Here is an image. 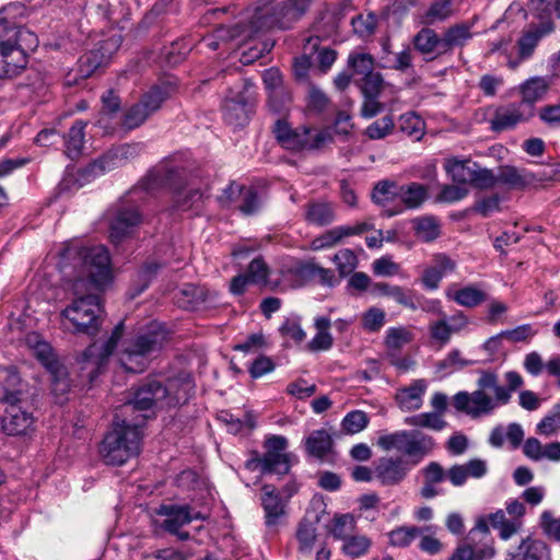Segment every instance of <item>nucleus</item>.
Listing matches in <instances>:
<instances>
[{
	"instance_id": "obj_19",
	"label": "nucleus",
	"mask_w": 560,
	"mask_h": 560,
	"mask_svg": "<svg viewBox=\"0 0 560 560\" xmlns=\"http://www.w3.org/2000/svg\"><path fill=\"white\" fill-rule=\"evenodd\" d=\"M411 470L410 463L401 456H385L375 462L374 478L382 486L400 483Z\"/></svg>"
},
{
	"instance_id": "obj_11",
	"label": "nucleus",
	"mask_w": 560,
	"mask_h": 560,
	"mask_svg": "<svg viewBox=\"0 0 560 560\" xmlns=\"http://www.w3.org/2000/svg\"><path fill=\"white\" fill-rule=\"evenodd\" d=\"M186 170L175 160L167 159L155 165L143 178L141 185L144 190L151 191L159 188L177 189L184 178Z\"/></svg>"
},
{
	"instance_id": "obj_44",
	"label": "nucleus",
	"mask_w": 560,
	"mask_h": 560,
	"mask_svg": "<svg viewBox=\"0 0 560 560\" xmlns=\"http://www.w3.org/2000/svg\"><path fill=\"white\" fill-rule=\"evenodd\" d=\"M398 128L404 136L411 137L415 140H422L425 132V122L415 112H408L400 115Z\"/></svg>"
},
{
	"instance_id": "obj_8",
	"label": "nucleus",
	"mask_w": 560,
	"mask_h": 560,
	"mask_svg": "<svg viewBox=\"0 0 560 560\" xmlns=\"http://www.w3.org/2000/svg\"><path fill=\"white\" fill-rule=\"evenodd\" d=\"M24 343L42 365L50 373L54 393L61 395L66 394L70 388L68 373L66 368L56 357L51 346L36 331L26 334Z\"/></svg>"
},
{
	"instance_id": "obj_1",
	"label": "nucleus",
	"mask_w": 560,
	"mask_h": 560,
	"mask_svg": "<svg viewBox=\"0 0 560 560\" xmlns=\"http://www.w3.org/2000/svg\"><path fill=\"white\" fill-rule=\"evenodd\" d=\"M65 278L72 282L77 298L61 311L62 326L74 334L96 336L104 310L91 289H102L112 280L110 256L103 245L71 243L60 253L58 262Z\"/></svg>"
},
{
	"instance_id": "obj_9",
	"label": "nucleus",
	"mask_w": 560,
	"mask_h": 560,
	"mask_svg": "<svg viewBox=\"0 0 560 560\" xmlns=\"http://www.w3.org/2000/svg\"><path fill=\"white\" fill-rule=\"evenodd\" d=\"M262 456L248 459L245 464L249 470L260 469L262 474L287 475L290 471V455L285 453L288 440L282 435H271L264 444Z\"/></svg>"
},
{
	"instance_id": "obj_52",
	"label": "nucleus",
	"mask_w": 560,
	"mask_h": 560,
	"mask_svg": "<svg viewBox=\"0 0 560 560\" xmlns=\"http://www.w3.org/2000/svg\"><path fill=\"white\" fill-rule=\"evenodd\" d=\"M332 262L336 265L339 276L343 278L355 271L359 259L352 249L343 248L334 255Z\"/></svg>"
},
{
	"instance_id": "obj_32",
	"label": "nucleus",
	"mask_w": 560,
	"mask_h": 560,
	"mask_svg": "<svg viewBox=\"0 0 560 560\" xmlns=\"http://www.w3.org/2000/svg\"><path fill=\"white\" fill-rule=\"evenodd\" d=\"M288 271L314 280L324 287L332 288L338 283L334 270L313 262L294 261Z\"/></svg>"
},
{
	"instance_id": "obj_29",
	"label": "nucleus",
	"mask_w": 560,
	"mask_h": 560,
	"mask_svg": "<svg viewBox=\"0 0 560 560\" xmlns=\"http://www.w3.org/2000/svg\"><path fill=\"white\" fill-rule=\"evenodd\" d=\"M427 196V190L423 185L412 183L409 185L399 186L398 203L395 209L386 208L383 210V215L390 218L399 214L404 209H415L421 206Z\"/></svg>"
},
{
	"instance_id": "obj_7",
	"label": "nucleus",
	"mask_w": 560,
	"mask_h": 560,
	"mask_svg": "<svg viewBox=\"0 0 560 560\" xmlns=\"http://www.w3.org/2000/svg\"><path fill=\"white\" fill-rule=\"evenodd\" d=\"M0 378L5 383L3 396L0 399L8 404L2 419V429L8 435L25 434L33 424V417L19 406L21 392L16 387L21 382L20 376L15 371L9 370L5 376Z\"/></svg>"
},
{
	"instance_id": "obj_39",
	"label": "nucleus",
	"mask_w": 560,
	"mask_h": 560,
	"mask_svg": "<svg viewBox=\"0 0 560 560\" xmlns=\"http://www.w3.org/2000/svg\"><path fill=\"white\" fill-rule=\"evenodd\" d=\"M490 525L499 532V537L503 540H509L516 535L523 527V521H515L504 510H498L489 514Z\"/></svg>"
},
{
	"instance_id": "obj_20",
	"label": "nucleus",
	"mask_w": 560,
	"mask_h": 560,
	"mask_svg": "<svg viewBox=\"0 0 560 560\" xmlns=\"http://www.w3.org/2000/svg\"><path fill=\"white\" fill-rule=\"evenodd\" d=\"M21 42L0 45V79H13L25 70L28 56Z\"/></svg>"
},
{
	"instance_id": "obj_46",
	"label": "nucleus",
	"mask_w": 560,
	"mask_h": 560,
	"mask_svg": "<svg viewBox=\"0 0 560 560\" xmlns=\"http://www.w3.org/2000/svg\"><path fill=\"white\" fill-rule=\"evenodd\" d=\"M352 130L350 116L339 114L332 125L325 130L313 135V140H334L337 137H347Z\"/></svg>"
},
{
	"instance_id": "obj_61",
	"label": "nucleus",
	"mask_w": 560,
	"mask_h": 560,
	"mask_svg": "<svg viewBox=\"0 0 560 560\" xmlns=\"http://www.w3.org/2000/svg\"><path fill=\"white\" fill-rule=\"evenodd\" d=\"M412 59L411 48L407 46L401 51L395 54L393 59H385L384 67L400 72H407L412 68Z\"/></svg>"
},
{
	"instance_id": "obj_23",
	"label": "nucleus",
	"mask_w": 560,
	"mask_h": 560,
	"mask_svg": "<svg viewBox=\"0 0 560 560\" xmlns=\"http://www.w3.org/2000/svg\"><path fill=\"white\" fill-rule=\"evenodd\" d=\"M261 494V506L265 512V525L269 530H277L285 514L284 502L276 487L264 485Z\"/></svg>"
},
{
	"instance_id": "obj_25",
	"label": "nucleus",
	"mask_w": 560,
	"mask_h": 560,
	"mask_svg": "<svg viewBox=\"0 0 560 560\" xmlns=\"http://www.w3.org/2000/svg\"><path fill=\"white\" fill-rule=\"evenodd\" d=\"M456 261L446 254H436L433 256L432 262L428 266L421 277L422 287L427 290L434 291L439 288L442 279L454 272Z\"/></svg>"
},
{
	"instance_id": "obj_2",
	"label": "nucleus",
	"mask_w": 560,
	"mask_h": 560,
	"mask_svg": "<svg viewBox=\"0 0 560 560\" xmlns=\"http://www.w3.org/2000/svg\"><path fill=\"white\" fill-rule=\"evenodd\" d=\"M310 4L311 0H258L252 14L233 25H219L214 37L222 43L245 44L269 31L290 30L305 15Z\"/></svg>"
},
{
	"instance_id": "obj_31",
	"label": "nucleus",
	"mask_w": 560,
	"mask_h": 560,
	"mask_svg": "<svg viewBox=\"0 0 560 560\" xmlns=\"http://www.w3.org/2000/svg\"><path fill=\"white\" fill-rule=\"evenodd\" d=\"M524 455L533 460H549L552 463L560 462V442L555 441L542 444L537 438H528L523 444Z\"/></svg>"
},
{
	"instance_id": "obj_24",
	"label": "nucleus",
	"mask_w": 560,
	"mask_h": 560,
	"mask_svg": "<svg viewBox=\"0 0 560 560\" xmlns=\"http://www.w3.org/2000/svg\"><path fill=\"white\" fill-rule=\"evenodd\" d=\"M19 7L10 3L0 8V45L22 40L33 34L20 26L16 19Z\"/></svg>"
},
{
	"instance_id": "obj_41",
	"label": "nucleus",
	"mask_w": 560,
	"mask_h": 560,
	"mask_svg": "<svg viewBox=\"0 0 560 560\" xmlns=\"http://www.w3.org/2000/svg\"><path fill=\"white\" fill-rule=\"evenodd\" d=\"M174 86L168 82L153 85L143 94L139 103L150 113L156 112L161 105L171 96Z\"/></svg>"
},
{
	"instance_id": "obj_36",
	"label": "nucleus",
	"mask_w": 560,
	"mask_h": 560,
	"mask_svg": "<svg viewBox=\"0 0 560 560\" xmlns=\"http://www.w3.org/2000/svg\"><path fill=\"white\" fill-rule=\"evenodd\" d=\"M316 335L307 343V349L312 352L327 351L334 345V338L329 332L331 326L330 318L327 316H317L314 319Z\"/></svg>"
},
{
	"instance_id": "obj_49",
	"label": "nucleus",
	"mask_w": 560,
	"mask_h": 560,
	"mask_svg": "<svg viewBox=\"0 0 560 560\" xmlns=\"http://www.w3.org/2000/svg\"><path fill=\"white\" fill-rule=\"evenodd\" d=\"M348 68L353 74L364 78L374 72V58L366 52H350L347 60Z\"/></svg>"
},
{
	"instance_id": "obj_12",
	"label": "nucleus",
	"mask_w": 560,
	"mask_h": 560,
	"mask_svg": "<svg viewBox=\"0 0 560 560\" xmlns=\"http://www.w3.org/2000/svg\"><path fill=\"white\" fill-rule=\"evenodd\" d=\"M121 37L110 36L102 40L98 46L79 58L78 72L81 78L91 77L100 67L107 65L113 55L119 49Z\"/></svg>"
},
{
	"instance_id": "obj_48",
	"label": "nucleus",
	"mask_w": 560,
	"mask_h": 560,
	"mask_svg": "<svg viewBox=\"0 0 560 560\" xmlns=\"http://www.w3.org/2000/svg\"><path fill=\"white\" fill-rule=\"evenodd\" d=\"M399 186L393 182H381L375 185L372 199L375 203L387 207L398 200Z\"/></svg>"
},
{
	"instance_id": "obj_10",
	"label": "nucleus",
	"mask_w": 560,
	"mask_h": 560,
	"mask_svg": "<svg viewBox=\"0 0 560 560\" xmlns=\"http://www.w3.org/2000/svg\"><path fill=\"white\" fill-rule=\"evenodd\" d=\"M444 170L453 182L460 185H471L477 188H490L495 185L494 174L469 159H447L444 162Z\"/></svg>"
},
{
	"instance_id": "obj_6",
	"label": "nucleus",
	"mask_w": 560,
	"mask_h": 560,
	"mask_svg": "<svg viewBox=\"0 0 560 560\" xmlns=\"http://www.w3.org/2000/svg\"><path fill=\"white\" fill-rule=\"evenodd\" d=\"M168 341L162 324L152 323L145 331L126 339L118 352V361L126 372L142 373Z\"/></svg>"
},
{
	"instance_id": "obj_35",
	"label": "nucleus",
	"mask_w": 560,
	"mask_h": 560,
	"mask_svg": "<svg viewBox=\"0 0 560 560\" xmlns=\"http://www.w3.org/2000/svg\"><path fill=\"white\" fill-rule=\"evenodd\" d=\"M511 560H550L548 546L532 537L524 538L516 552L510 553Z\"/></svg>"
},
{
	"instance_id": "obj_4",
	"label": "nucleus",
	"mask_w": 560,
	"mask_h": 560,
	"mask_svg": "<svg viewBox=\"0 0 560 560\" xmlns=\"http://www.w3.org/2000/svg\"><path fill=\"white\" fill-rule=\"evenodd\" d=\"M478 374V389L472 393L458 392L453 397L454 408L471 418L490 415L499 406L506 405L512 394L524 384L523 377L515 371L505 373L506 386L499 384V375L494 371L480 370Z\"/></svg>"
},
{
	"instance_id": "obj_58",
	"label": "nucleus",
	"mask_w": 560,
	"mask_h": 560,
	"mask_svg": "<svg viewBox=\"0 0 560 560\" xmlns=\"http://www.w3.org/2000/svg\"><path fill=\"white\" fill-rule=\"evenodd\" d=\"M371 541L363 535H351L348 537L342 546V550L347 556L358 558L368 552Z\"/></svg>"
},
{
	"instance_id": "obj_56",
	"label": "nucleus",
	"mask_w": 560,
	"mask_h": 560,
	"mask_svg": "<svg viewBox=\"0 0 560 560\" xmlns=\"http://www.w3.org/2000/svg\"><path fill=\"white\" fill-rule=\"evenodd\" d=\"M453 15V2L452 0H435L431 3L425 12V22L433 24L435 22H442Z\"/></svg>"
},
{
	"instance_id": "obj_40",
	"label": "nucleus",
	"mask_w": 560,
	"mask_h": 560,
	"mask_svg": "<svg viewBox=\"0 0 560 560\" xmlns=\"http://www.w3.org/2000/svg\"><path fill=\"white\" fill-rule=\"evenodd\" d=\"M494 553L495 550L490 544H462L455 548L450 560H490Z\"/></svg>"
},
{
	"instance_id": "obj_42",
	"label": "nucleus",
	"mask_w": 560,
	"mask_h": 560,
	"mask_svg": "<svg viewBox=\"0 0 560 560\" xmlns=\"http://www.w3.org/2000/svg\"><path fill=\"white\" fill-rule=\"evenodd\" d=\"M305 446L310 455L323 458L331 451L332 439L326 430H315L306 439Z\"/></svg>"
},
{
	"instance_id": "obj_17",
	"label": "nucleus",
	"mask_w": 560,
	"mask_h": 560,
	"mask_svg": "<svg viewBox=\"0 0 560 560\" xmlns=\"http://www.w3.org/2000/svg\"><path fill=\"white\" fill-rule=\"evenodd\" d=\"M469 317L463 311H456L451 316H442L440 319L429 324L431 339L441 347L446 346L453 335L459 334L468 328Z\"/></svg>"
},
{
	"instance_id": "obj_54",
	"label": "nucleus",
	"mask_w": 560,
	"mask_h": 560,
	"mask_svg": "<svg viewBox=\"0 0 560 560\" xmlns=\"http://www.w3.org/2000/svg\"><path fill=\"white\" fill-rule=\"evenodd\" d=\"M355 529V521L350 514H341L334 517L329 532L336 539L343 541L350 537Z\"/></svg>"
},
{
	"instance_id": "obj_22",
	"label": "nucleus",
	"mask_w": 560,
	"mask_h": 560,
	"mask_svg": "<svg viewBox=\"0 0 560 560\" xmlns=\"http://www.w3.org/2000/svg\"><path fill=\"white\" fill-rule=\"evenodd\" d=\"M139 149L133 142H121L113 144L104 155L91 164V172L94 174L104 173L118 167L129 159L138 155Z\"/></svg>"
},
{
	"instance_id": "obj_34",
	"label": "nucleus",
	"mask_w": 560,
	"mask_h": 560,
	"mask_svg": "<svg viewBox=\"0 0 560 560\" xmlns=\"http://www.w3.org/2000/svg\"><path fill=\"white\" fill-rule=\"evenodd\" d=\"M548 89L549 85L545 78H530L520 85L522 100L517 103L526 106L529 114L534 116L535 104L546 95Z\"/></svg>"
},
{
	"instance_id": "obj_63",
	"label": "nucleus",
	"mask_w": 560,
	"mask_h": 560,
	"mask_svg": "<svg viewBox=\"0 0 560 560\" xmlns=\"http://www.w3.org/2000/svg\"><path fill=\"white\" fill-rule=\"evenodd\" d=\"M361 92L363 95L380 96L384 88V80L380 72H372L364 78H360Z\"/></svg>"
},
{
	"instance_id": "obj_37",
	"label": "nucleus",
	"mask_w": 560,
	"mask_h": 560,
	"mask_svg": "<svg viewBox=\"0 0 560 560\" xmlns=\"http://www.w3.org/2000/svg\"><path fill=\"white\" fill-rule=\"evenodd\" d=\"M312 131L307 126L292 128L285 117L278 118L272 126L276 140H313Z\"/></svg>"
},
{
	"instance_id": "obj_26",
	"label": "nucleus",
	"mask_w": 560,
	"mask_h": 560,
	"mask_svg": "<svg viewBox=\"0 0 560 560\" xmlns=\"http://www.w3.org/2000/svg\"><path fill=\"white\" fill-rule=\"evenodd\" d=\"M435 441L431 435H428L418 430H410L407 432L404 454L410 458L411 467L419 464L425 456L430 455L435 448Z\"/></svg>"
},
{
	"instance_id": "obj_38",
	"label": "nucleus",
	"mask_w": 560,
	"mask_h": 560,
	"mask_svg": "<svg viewBox=\"0 0 560 560\" xmlns=\"http://www.w3.org/2000/svg\"><path fill=\"white\" fill-rule=\"evenodd\" d=\"M471 37L472 33L467 24L448 27L442 35V52L450 54L454 48L463 47Z\"/></svg>"
},
{
	"instance_id": "obj_60",
	"label": "nucleus",
	"mask_w": 560,
	"mask_h": 560,
	"mask_svg": "<svg viewBox=\"0 0 560 560\" xmlns=\"http://www.w3.org/2000/svg\"><path fill=\"white\" fill-rule=\"evenodd\" d=\"M386 314L378 307H370L362 316V326L370 332L378 331L385 324Z\"/></svg>"
},
{
	"instance_id": "obj_45",
	"label": "nucleus",
	"mask_w": 560,
	"mask_h": 560,
	"mask_svg": "<svg viewBox=\"0 0 560 560\" xmlns=\"http://www.w3.org/2000/svg\"><path fill=\"white\" fill-rule=\"evenodd\" d=\"M413 332L405 326L389 327L384 337V345L390 351H399L408 343L412 342Z\"/></svg>"
},
{
	"instance_id": "obj_13",
	"label": "nucleus",
	"mask_w": 560,
	"mask_h": 560,
	"mask_svg": "<svg viewBox=\"0 0 560 560\" xmlns=\"http://www.w3.org/2000/svg\"><path fill=\"white\" fill-rule=\"evenodd\" d=\"M122 330L124 324H117L107 341L101 345L94 342L82 352L80 362L91 365V371L89 372L91 380H94L101 373L102 368L106 364L108 358L114 352L117 342L122 335Z\"/></svg>"
},
{
	"instance_id": "obj_18",
	"label": "nucleus",
	"mask_w": 560,
	"mask_h": 560,
	"mask_svg": "<svg viewBox=\"0 0 560 560\" xmlns=\"http://www.w3.org/2000/svg\"><path fill=\"white\" fill-rule=\"evenodd\" d=\"M553 31V23L550 19V15L542 19L541 22L537 25H530L526 31L523 32L522 36L517 42L518 47V58L517 60H510L509 67L511 69H515L520 66V63L524 60L529 59L535 48L537 47L539 40L550 34Z\"/></svg>"
},
{
	"instance_id": "obj_50",
	"label": "nucleus",
	"mask_w": 560,
	"mask_h": 560,
	"mask_svg": "<svg viewBox=\"0 0 560 560\" xmlns=\"http://www.w3.org/2000/svg\"><path fill=\"white\" fill-rule=\"evenodd\" d=\"M412 223L416 236L423 242H432L440 235V225L432 217L417 218Z\"/></svg>"
},
{
	"instance_id": "obj_15",
	"label": "nucleus",
	"mask_w": 560,
	"mask_h": 560,
	"mask_svg": "<svg viewBox=\"0 0 560 560\" xmlns=\"http://www.w3.org/2000/svg\"><path fill=\"white\" fill-rule=\"evenodd\" d=\"M109 214V236L115 244L130 235L142 220L135 206H127L124 202L119 203Z\"/></svg>"
},
{
	"instance_id": "obj_27",
	"label": "nucleus",
	"mask_w": 560,
	"mask_h": 560,
	"mask_svg": "<svg viewBox=\"0 0 560 560\" xmlns=\"http://www.w3.org/2000/svg\"><path fill=\"white\" fill-rule=\"evenodd\" d=\"M445 298L459 306L474 308L487 300V293L475 284L458 287L451 283L445 289Z\"/></svg>"
},
{
	"instance_id": "obj_57",
	"label": "nucleus",
	"mask_w": 560,
	"mask_h": 560,
	"mask_svg": "<svg viewBox=\"0 0 560 560\" xmlns=\"http://www.w3.org/2000/svg\"><path fill=\"white\" fill-rule=\"evenodd\" d=\"M151 114L138 102L132 105L124 115L121 127L132 130L141 126Z\"/></svg>"
},
{
	"instance_id": "obj_51",
	"label": "nucleus",
	"mask_w": 560,
	"mask_h": 560,
	"mask_svg": "<svg viewBox=\"0 0 560 560\" xmlns=\"http://www.w3.org/2000/svg\"><path fill=\"white\" fill-rule=\"evenodd\" d=\"M422 529L417 526H399L388 533L389 544L394 547L406 548L420 536Z\"/></svg>"
},
{
	"instance_id": "obj_33",
	"label": "nucleus",
	"mask_w": 560,
	"mask_h": 560,
	"mask_svg": "<svg viewBox=\"0 0 560 560\" xmlns=\"http://www.w3.org/2000/svg\"><path fill=\"white\" fill-rule=\"evenodd\" d=\"M412 45L419 54L429 57L428 60L444 55L442 52V36L430 27L421 28L413 36Z\"/></svg>"
},
{
	"instance_id": "obj_16",
	"label": "nucleus",
	"mask_w": 560,
	"mask_h": 560,
	"mask_svg": "<svg viewBox=\"0 0 560 560\" xmlns=\"http://www.w3.org/2000/svg\"><path fill=\"white\" fill-rule=\"evenodd\" d=\"M223 119L233 128L245 126L249 121L253 113V103L249 101L245 91H229L223 104Z\"/></svg>"
},
{
	"instance_id": "obj_43",
	"label": "nucleus",
	"mask_w": 560,
	"mask_h": 560,
	"mask_svg": "<svg viewBox=\"0 0 560 560\" xmlns=\"http://www.w3.org/2000/svg\"><path fill=\"white\" fill-rule=\"evenodd\" d=\"M495 184L501 183L514 188L525 187L534 180V175L527 172H521L513 166H502L498 175H494Z\"/></svg>"
},
{
	"instance_id": "obj_5",
	"label": "nucleus",
	"mask_w": 560,
	"mask_h": 560,
	"mask_svg": "<svg viewBox=\"0 0 560 560\" xmlns=\"http://www.w3.org/2000/svg\"><path fill=\"white\" fill-rule=\"evenodd\" d=\"M150 415L139 413L132 419L115 416L113 429L105 435L100 453L106 465L121 466L139 455L142 440V425Z\"/></svg>"
},
{
	"instance_id": "obj_3",
	"label": "nucleus",
	"mask_w": 560,
	"mask_h": 560,
	"mask_svg": "<svg viewBox=\"0 0 560 560\" xmlns=\"http://www.w3.org/2000/svg\"><path fill=\"white\" fill-rule=\"evenodd\" d=\"M195 380L190 372L178 371L165 381L148 377L125 402L120 412L128 416L135 412L154 413L156 409L176 408L186 404L195 392Z\"/></svg>"
},
{
	"instance_id": "obj_30",
	"label": "nucleus",
	"mask_w": 560,
	"mask_h": 560,
	"mask_svg": "<svg viewBox=\"0 0 560 560\" xmlns=\"http://www.w3.org/2000/svg\"><path fill=\"white\" fill-rule=\"evenodd\" d=\"M336 205L327 200H312L304 206V220L310 225L327 226L336 221Z\"/></svg>"
},
{
	"instance_id": "obj_59",
	"label": "nucleus",
	"mask_w": 560,
	"mask_h": 560,
	"mask_svg": "<svg viewBox=\"0 0 560 560\" xmlns=\"http://www.w3.org/2000/svg\"><path fill=\"white\" fill-rule=\"evenodd\" d=\"M351 25L355 34L362 38H365L375 32L377 19L373 13H369L366 15L359 14L351 20Z\"/></svg>"
},
{
	"instance_id": "obj_55",
	"label": "nucleus",
	"mask_w": 560,
	"mask_h": 560,
	"mask_svg": "<svg viewBox=\"0 0 560 560\" xmlns=\"http://www.w3.org/2000/svg\"><path fill=\"white\" fill-rule=\"evenodd\" d=\"M560 431V402L537 423L536 432L544 436H551Z\"/></svg>"
},
{
	"instance_id": "obj_28",
	"label": "nucleus",
	"mask_w": 560,
	"mask_h": 560,
	"mask_svg": "<svg viewBox=\"0 0 560 560\" xmlns=\"http://www.w3.org/2000/svg\"><path fill=\"white\" fill-rule=\"evenodd\" d=\"M427 388V381L419 378L412 381L409 386L397 389L395 400L400 410L410 412L420 409L423 405Z\"/></svg>"
},
{
	"instance_id": "obj_53",
	"label": "nucleus",
	"mask_w": 560,
	"mask_h": 560,
	"mask_svg": "<svg viewBox=\"0 0 560 560\" xmlns=\"http://www.w3.org/2000/svg\"><path fill=\"white\" fill-rule=\"evenodd\" d=\"M369 423L370 418L365 411L352 410L343 417L341 429L347 434H355L363 431Z\"/></svg>"
},
{
	"instance_id": "obj_47",
	"label": "nucleus",
	"mask_w": 560,
	"mask_h": 560,
	"mask_svg": "<svg viewBox=\"0 0 560 560\" xmlns=\"http://www.w3.org/2000/svg\"><path fill=\"white\" fill-rule=\"evenodd\" d=\"M405 423L409 427L430 429L433 431H442L446 427V421L440 412H421L405 419Z\"/></svg>"
},
{
	"instance_id": "obj_14",
	"label": "nucleus",
	"mask_w": 560,
	"mask_h": 560,
	"mask_svg": "<svg viewBox=\"0 0 560 560\" xmlns=\"http://www.w3.org/2000/svg\"><path fill=\"white\" fill-rule=\"evenodd\" d=\"M156 514L164 517L161 526L180 540L189 537L187 532L180 530L183 526L192 520L203 518L200 512L194 511L190 506L177 504H163L158 509Z\"/></svg>"
},
{
	"instance_id": "obj_62",
	"label": "nucleus",
	"mask_w": 560,
	"mask_h": 560,
	"mask_svg": "<svg viewBox=\"0 0 560 560\" xmlns=\"http://www.w3.org/2000/svg\"><path fill=\"white\" fill-rule=\"evenodd\" d=\"M246 275L250 283H266L269 277V268L262 258L257 257L249 262Z\"/></svg>"
},
{
	"instance_id": "obj_64",
	"label": "nucleus",
	"mask_w": 560,
	"mask_h": 560,
	"mask_svg": "<svg viewBox=\"0 0 560 560\" xmlns=\"http://www.w3.org/2000/svg\"><path fill=\"white\" fill-rule=\"evenodd\" d=\"M540 527L548 537L560 541V516L556 518L551 511H544L540 515Z\"/></svg>"
},
{
	"instance_id": "obj_21",
	"label": "nucleus",
	"mask_w": 560,
	"mask_h": 560,
	"mask_svg": "<svg viewBox=\"0 0 560 560\" xmlns=\"http://www.w3.org/2000/svg\"><path fill=\"white\" fill-rule=\"evenodd\" d=\"M533 116L526 106L517 102L499 106L494 109L490 118V129L495 132H502L514 129L520 124L528 121Z\"/></svg>"
}]
</instances>
